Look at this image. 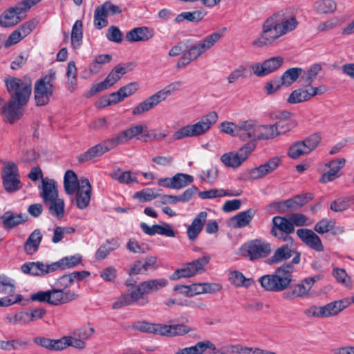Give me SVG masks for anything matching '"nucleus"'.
<instances>
[{"label": "nucleus", "mask_w": 354, "mask_h": 354, "mask_svg": "<svg viewBox=\"0 0 354 354\" xmlns=\"http://www.w3.org/2000/svg\"><path fill=\"white\" fill-rule=\"evenodd\" d=\"M4 82L10 97L3 107V113L6 121L13 124L23 116V107L29 100L32 84L30 80L26 82L12 76L6 77Z\"/></svg>", "instance_id": "f257e3e1"}, {"label": "nucleus", "mask_w": 354, "mask_h": 354, "mask_svg": "<svg viewBox=\"0 0 354 354\" xmlns=\"http://www.w3.org/2000/svg\"><path fill=\"white\" fill-rule=\"evenodd\" d=\"M297 25L295 17L286 15L283 11L276 12L264 21L261 35L254 44L259 47L270 45L280 37L294 30Z\"/></svg>", "instance_id": "f03ea898"}, {"label": "nucleus", "mask_w": 354, "mask_h": 354, "mask_svg": "<svg viewBox=\"0 0 354 354\" xmlns=\"http://www.w3.org/2000/svg\"><path fill=\"white\" fill-rule=\"evenodd\" d=\"M294 266L284 263L272 274H265L259 279L261 287L266 291L279 292L286 290L292 281Z\"/></svg>", "instance_id": "7ed1b4c3"}, {"label": "nucleus", "mask_w": 354, "mask_h": 354, "mask_svg": "<svg viewBox=\"0 0 354 354\" xmlns=\"http://www.w3.org/2000/svg\"><path fill=\"white\" fill-rule=\"evenodd\" d=\"M217 120V113L215 111H211L203 116L196 123L186 125L176 131L173 138L174 140H181L187 137L202 136L207 133Z\"/></svg>", "instance_id": "20e7f679"}, {"label": "nucleus", "mask_w": 354, "mask_h": 354, "mask_svg": "<svg viewBox=\"0 0 354 354\" xmlns=\"http://www.w3.org/2000/svg\"><path fill=\"white\" fill-rule=\"evenodd\" d=\"M56 71L50 69L46 75L36 81L34 99L37 106L48 104L55 91Z\"/></svg>", "instance_id": "39448f33"}, {"label": "nucleus", "mask_w": 354, "mask_h": 354, "mask_svg": "<svg viewBox=\"0 0 354 354\" xmlns=\"http://www.w3.org/2000/svg\"><path fill=\"white\" fill-rule=\"evenodd\" d=\"M182 84L183 83L180 81H176L171 83L163 89L158 91L138 104L133 109L132 114L133 115H139L151 110L162 101L165 100L168 96L171 95L172 93L178 91Z\"/></svg>", "instance_id": "423d86ee"}, {"label": "nucleus", "mask_w": 354, "mask_h": 354, "mask_svg": "<svg viewBox=\"0 0 354 354\" xmlns=\"http://www.w3.org/2000/svg\"><path fill=\"white\" fill-rule=\"evenodd\" d=\"M240 252L242 256L255 261L268 257L271 252V245L266 241L256 239L244 243Z\"/></svg>", "instance_id": "0eeeda50"}, {"label": "nucleus", "mask_w": 354, "mask_h": 354, "mask_svg": "<svg viewBox=\"0 0 354 354\" xmlns=\"http://www.w3.org/2000/svg\"><path fill=\"white\" fill-rule=\"evenodd\" d=\"M169 281L165 278L152 279L141 282L133 288L140 299V306H143L149 303V299L145 295H149L153 292L159 291L165 288Z\"/></svg>", "instance_id": "6e6552de"}, {"label": "nucleus", "mask_w": 354, "mask_h": 354, "mask_svg": "<svg viewBox=\"0 0 354 354\" xmlns=\"http://www.w3.org/2000/svg\"><path fill=\"white\" fill-rule=\"evenodd\" d=\"M256 144L248 142L236 152L225 153L221 157V162L227 167L237 168L248 158L254 150Z\"/></svg>", "instance_id": "1a4fd4ad"}, {"label": "nucleus", "mask_w": 354, "mask_h": 354, "mask_svg": "<svg viewBox=\"0 0 354 354\" xmlns=\"http://www.w3.org/2000/svg\"><path fill=\"white\" fill-rule=\"evenodd\" d=\"M210 261L209 255H205L196 260L189 262L183 268L176 269L169 277L172 281L178 280L180 278H189L196 275L198 272L204 270Z\"/></svg>", "instance_id": "9d476101"}, {"label": "nucleus", "mask_w": 354, "mask_h": 354, "mask_svg": "<svg viewBox=\"0 0 354 354\" xmlns=\"http://www.w3.org/2000/svg\"><path fill=\"white\" fill-rule=\"evenodd\" d=\"M2 183L5 190L13 193L22 187L17 165L12 162H8L3 167L1 175Z\"/></svg>", "instance_id": "9b49d317"}, {"label": "nucleus", "mask_w": 354, "mask_h": 354, "mask_svg": "<svg viewBox=\"0 0 354 354\" xmlns=\"http://www.w3.org/2000/svg\"><path fill=\"white\" fill-rule=\"evenodd\" d=\"M122 9L120 6L113 4L111 1H105L101 6L96 7L94 13V26L97 29L106 27L109 21V16L120 14Z\"/></svg>", "instance_id": "f8f14e48"}, {"label": "nucleus", "mask_w": 354, "mask_h": 354, "mask_svg": "<svg viewBox=\"0 0 354 354\" xmlns=\"http://www.w3.org/2000/svg\"><path fill=\"white\" fill-rule=\"evenodd\" d=\"M272 224L270 230L272 236L285 241H290L291 244L293 243V239L289 234L295 232V227L292 226L289 217L276 216L272 218Z\"/></svg>", "instance_id": "ddd939ff"}, {"label": "nucleus", "mask_w": 354, "mask_h": 354, "mask_svg": "<svg viewBox=\"0 0 354 354\" xmlns=\"http://www.w3.org/2000/svg\"><path fill=\"white\" fill-rule=\"evenodd\" d=\"M28 10L25 5L21 4V1L8 8L0 15V26L10 28L16 26L23 20L21 15Z\"/></svg>", "instance_id": "4468645a"}, {"label": "nucleus", "mask_w": 354, "mask_h": 354, "mask_svg": "<svg viewBox=\"0 0 354 354\" xmlns=\"http://www.w3.org/2000/svg\"><path fill=\"white\" fill-rule=\"evenodd\" d=\"M283 59L280 56L272 57L262 63L252 64L250 68L257 77H264L277 70L283 64Z\"/></svg>", "instance_id": "2eb2a0df"}, {"label": "nucleus", "mask_w": 354, "mask_h": 354, "mask_svg": "<svg viewBox=\"0 0 354 354\" xmlns=\"http://www.w3.org/2000/svg\"><path fill=\"white\" fill-rule=\"evenodd\" d=\"M115 147H116L112 138H108L80 154L77 158L78 161L80 162H87L95 157L101 156Z\"/></svg>", "instance_id": "dca6fc26"}, {"label": "nucleus", "mask_w": 354, "mask_h": 354, "mask_svg": "<svg viewBox=\"0 0 354 354\" xmlns=\"http://www.w3.org/2000/svg\"><path fill=\"white\" fill-rule=\"evenodd\" d=\"M257 122L253 120H242L237 123L236 137L242 141L256 144Z\"/></svg>", "instance_id": "f3484780"}, {"label": "nucleus", "mask_w": 354, "mask_h": 354, "mask_svg": "<svg viewBox=\"0 0 354 354\" xmlns=\"http://www.w3.org/2000/svg\"><path fill=\"white\" fill-rule=\"evenodd\" d=\"M147 129L146 124H137L115 134L111 138L115 147L127 143Z\"/></svg>", "instance_id": "a211bd4d"}, {"label": "nucleus", "mask_w": 354, "mask_h": 354, "mask_svg": "<svg viewBox=\"0 0 354 354\" xmlns=\"http://www.w3.org/2000/svg\"><path fill=\"white\" fill-rule=\"evenodd\" d=\"M297 234L310 248L317 252L324 251V246L320 238L313 230L307 228L298 229Z\"/></svg>", "instance_id": "6ab92c4d"}, {"label": "nucleus", "mask_w": 354, "mask_h": 354, "mask_svg": "<svg viewBox=\"0 0 354 354\" xmlns=\"http://www.w3.org/2000/svg\"><path fill=\"white\" fill-rule=\"evenodd\" d=\"M92 187L87 178H81L76 192V205L80 209H85L90 203Z\"/></svg>", "instance_id": "aec40b11"}, {"label": "nucleus", "mask_w": 354, "mask_h": 354, "mask_svg": "<svg viewBox=\"0 0 354 354\" xmlns=\"http://www.w3.org/2000/svg\"><path fill=\"white\" fill-rule=\"evenodd\" d=\"M207 349L216 354L219 351L216 346L209 340L198 342L195 345L179 349L175 354H203Z\"/></svg>", "instance_id": "412c9836"}, {"label": "nucleus", "mask_w": 354, "mask_h": 354, "mask_svg": "<svg viewBox=\"0 0 354 354\" xmlns=\"http://www.w3.org/2000/svg\"><path fill=\"white\" fill-rule=\"evenodd\" d=\"M207 213L206 212H201L194 218L191 225L187 229V234L190 241L195 240L203 229L206 223Z\"/></svg>", "instance_id": "4be33fe9"}, {"label": "nucleus", "mask_w": 354, "mask_h": 354, "mask_svg": "<svg viewBox=\"0 0 354 354\" xmlns=\"http://www.w3.org/2000/svg\"><path fill=\"white\" fill-rule=\"evenodd\" d=\"M140 228L147 235L153 236L156 234L166 236L167 237H175L176 233L172 229L171 225L164 223L162 225L155 224L151 227L145 223H140Z\"/></svg>", "instance_id": "5701e85b"}, {"label": "nucleus", "mask_w": 354, "mask_h": 354, "mask_svg": "<svg viewBox=\"0 0 354 354\" xmlns=\"http://www.w3.org/2000/svg\"><path fill=\"white\" fill-rule=\"evenodd\" d=\"M153 37V31L152 29L142 26L134 28L127 32L125 38L129 42L145 41Z\"/></svg>", "instance_id": "b1692460"}, {"label": "nucleus", "mask_w": 354, "mask_h": 354, "mask_svg": "<svg viewBox=\"0 0 354 354\" xmlns=\"http://www.w3.org/2000/svg\"><path fill=\"white\" fill-rule=\"evenodd\" d=\"M346 160L339 158L332 160L326 165L330 168L329 171L324 173L319 179V182L326 183L337 178L339 175L338 172L344 166Z\"/></svg>", "instance_id": "393cba45"}, {"label": "nucleus", "mask_w": 354, "mask_h": 354, "mask_svg": "<svg viewBox=\"0 0 354 354\" xmlns=\"http://www.w3.org/2000/svg\"><path fill=\"white\" fill-rule=\"evenodd\" d=\"M255 214L256 210L252 208L239 212L230 218V225L235 228L245 227L250 223Z\"/></svg>", "instance_id": "a878e982"}, {"label": "nucleus", "mask_w": 354, "mask_h": 354, "mask_svg": "<svg viewBox=\"0 0 354 354\" xmlns=\"http://www.w3.org/2000/svg\"><path fill=\"white\" fill-rule=\"evenodd\" d=\"M281 160L278 157L270 158L266 163L251 170V176L253 178H260L272 172L279 165Z\"/></svg>", "instance_id": "bb28decb"}, {"label": "nucleus", "mask_w": 354, "mask_h": 354, "mask_svg": "<svg viewBox=\"0 0 354 354\" xmlns=\"http://www.w3.org/2000/svg\"><path fill=\"white\" fill-rule=\"evenodd\" d=\"M42 187L40 192V196L45 204L49 201H54L58 198V190L57 183L54 180H45L42 179Z\"/></svg>", "instance_id": "cd10ccee"}, {"label": "nucleus", "mask_w": 354, "mask_h": 354, "mask_svg": "<svg viewBox=\"0 0 354 354\" xmlns=\"http://www.w3.org/2000/svg\"><path fill=\"white\" fill-rule=\"evenodd\" d=\"M136 303L140 306V299L133 288L131 287L122 294L113 304L112 308L113 309H119L124 306L131 305Z\"/></svg>", "instance_id": "c85d7f7f"}, {"label": "nucleus", "mask_w": 354, "mask_h": 354, "mask_svg": "<svg viewBox=\"0 0 354 354\" xmlns=\"http://www.w3.org/2000/svg\"><path fill=\"white\" fill-rule=\"evenodd\" d=\"M292 245L293 243L291 244L290 241H288L287 243L278 248L269 259V263L276 264L290 259L294 252V250L292 249Z\"/></svg>", "instance_id": "c756f323"}, {"label": "nucleus", "mask_w": 354, "mask_h": 354, "mask_svg": "<svg viewBox=\"0 0 354 354\" xmlns=\"http://www.w3.org/2000/svg\"><path fill=\"white\" fill-rule=\"evenodd\" d=\"M0 218L3 221V227L5 229H12L19 224L25 223L28 219V216L22 213L15 215L12 212L8 211Z\"/></svg>", "instance_id": "7c9ffc66"}, {"label": "nucleus", "mask_w": 354, "mask_h": 354, "mask_svg": "<svg viewBox=\"0 0 354 354\" xmlns=\"http://www.w3.org/2000/svg\"><path fill=\"white\" fill-rule=\"evenodd\" d=\"M350 305L348 299H342L332 301L322 306L324 317L335 316Z\"/></svg>", "instance_id": "2f4dec72"}, {"label": "nucleus", "mask_w": 354, "mask_h": 354, "mask_svg": "<svg viewBox=\"0 0 354 354\" xmlns=\"http://www.w3.org/2000/svg\"><path fill=\"white\" fill-rule=\"evenodd\" d=\"M135 66L136 64L133 62H129L124 65L118 64L112 69L105 80L112 86L127 73V70L131 71Z\"/></svg>", "instance_id": "473e14b6"}, {"label": "nucleus", "mask_w": 354, "mask_h": 354, "mask_svg": "<svg viewBox=\"0 0 354 354\" xmlns=\"http://www.w3.org/2000/svg\"><path fill=\"white\" fill-rule=\"evenodd\" d=\"M42 237L43 236L39 229L35 230L29 235L24 243V250L27 254H33L38 250Z\"/></svg>", "instance_id": "72a5a7b5"}, {"label": "nucleus", "mask_w": 354, "mask_h": 354, "mask_svg": "<svg viewBox=\"0 0 354 354\" xmlns=\"http://www.w3.org/2000/svg\"><path fill=\"white\" fill-rule=\"evenodd\" d=\"M80 185V180L73 170H67L64 178V187L66 193L73 195Z\"/></svg>", "instance_id": "f704fd0d"}, {"label": "nucleus", "mask_w": 354, "mask_h": 354, "mask_svg": "<svg viewBox=\"0 0 354 354\" xmlns=\"http://www.w3.org/2000/svg\"><path fill=\"white\" fill-rule=\"evenodd\" d=\"M162 335L174 337L187 334L192 329L185 324H162Z\"/></svg>", "instance_id": "c9c22d12"}, {"label": "nucleus", "mask_w": 354, "mask_h": 354, "mask_svg": "<svg viewBox=\"0 0 354 354\" xmlns=\"http://www.w3.org/2000/svg\"><path fill=\"white\" fill-rule=\"evenodd\" d=\"M304 69L300 67L290 68L279 78L283 86H290L299 77H301Z\"/></svg>", "instance_id": "e433bc0d"}, {"label": "nucleus", "mask_w": 354, "mask_h": 354, "mask_svg": "<svg viewBox=\"0 0 354 354\" xmlns=\"http://www.w3.org/2000/svg\"><path fill=\"white\" fill-rule=\"evenodd\" d=\"M74 334L77 337L67 336L69 346H72L80 350L85 348L86 346L85 340L89 337L90 335L87 334L86 331L84 329H80Z\"/></svg>", "instance_id": "4c0bfd02"}, {"label": "nucleus", "mask_w": 354, "mask_h": 354, "mask_svg": "<svg viewBox=\"0 0 354 354\" xmlns=\"http://www.w3.org/2000/svg\"><path fill=\"white\" fill-rule=\"evenodd\" d=\"M277 127L272 125H259L257 124V140L273 139L278 135Z\"/></svg>", "instance_id": "58836bf2"}, {"label": "nucleus", "mask_w": 354, "mask_h": 354, "mask_svg": "<svg viewBox=\"0 0 354 354\" xmlns=\"http://www.w3.org/2000/svg\"><path fill=\"white\" fill-rule=\"evenodd\" d=\"M310 287L305 283L304 279L301 283L294 286L290 291H287L283 294V298L286 299H292L296 297H301L308 294Z\"/></svg>", "instance_id": "ea45409f"}, {"label": "nucleus", "mask_w": 354, "mask_h": 354, "mask_svg": "<svg viewBox=\"0 0 354 354\" xmlns=\"http://www.w3.org/2000/svg\"><path fill=\"white\" fill-rule=\"evenodd\" d=\"M83 24L81 20H77L71 30V45L74 48H78L82 44Z\"/></svg>", "instance_id": "a19ab883"}, {"label": "nucleus", "mask_w": 354, "mask_h": 354, "mask_svg": "<svg viewBox=\"0 0 354 354\" xmlns=\"http://www.w3.org/2000/svg\"><path fill=\"white\" fill-rule=\"evenodd\" d=\"M119 247V243L112 239L111 241L107 240L105 243L102 244L96 251L95 257L97 260H102L105 259L107 255L113 250Z\"/></svg>", "instance_id": "79ce46f5"}, {"label": "nucleus", "mask_w": 354, "mask_h": 354, "mask_svg": "<svg viewBox=\"0 0 354 354\" xmlns=\"http://www.w3.org/2000/svg\"><path fill=\"white\" fill-rule=\"evenodd\" d=\"M205 13L201 10H196L194 12H183L178 15L174 21L180 23L184 20L189 22L198 23L201 21L205 17Z\"/></svg>", "instance_id": "37998d69"}, {"label": "nucleus", "mask_w": 354, "mask_h": 354, "mask_svg": "<svg viewBox=\"0 0 354 354\" xmlns=\"http://www.w3.org/2000/svg\"><path fill=\"white\" fill-rule=\"evenodd\" d=\"M48 204H49L48 212L51 215L59 219L64 216L65 204L63 199L57 198L54 201H49Z\"/></svg>", "instance_id": "c03bdc74"}, {"label": "nucleus", "mask_w": 354, "mask_h": 354, "mask_svg": "<svg viewBox=\"0 0 354 354\" xmlns=\"http://www.w3.org/2000/svg\"><path fill=\"white\" fill-rule=\"evenodd\" d=\"M322 69V66L320 63H315L311 65L307 71L304 70L301 80L306 83L308 86H310Z\"/></svg>", "instance_id": "a18cd8bd"}, {"label": "nucleus", "mask_w": 354, "mask_h": 354, "mask_svg": "<svg viewBox=\"0 0 354 354\" xmlns=\"http://www.w3.org/2000/svg\"><path fill=\"white\" fill-rule=\"evenodd\" d=\"M336 8V3L333 0H318L314 3V9L320 14L334 12Z\"/></svg>", "instance_id": "49530a36"}, {"label": "nucleus", "mask_w": 354, "mask_h": 354, "mask_svg": "<svg viewBox=\"0 0 354 354\" xmlns=\"http://www.w3.org/2000/svg\"><path fill=\"white\" fill-rule=\"evenodd\" d=\"M230 281L232 284L237 286L249 287L252 283L253 280L251 278H245V276L239 271L234 270L230 274Z\"/></svg>", "instance_id": "de8ad7c7"}, {"label": "nucleus", "mask_w": 354, "mask_h": 354, "mask_svg": "<svg viewBox=\"0 0 354 354\" xmlns=\"http://www.w3.org/2000/svg\"><path fill=\"white\" fill-rule=\"evenodd\" d=\"M225 29V28H223L222 30L214 32L211 35L206 36L203 40L200 41L205 51L213 47L215 44L222 38Z\"/></svg>", "instance_id": "09e8293b"}, {"label": "nucleus", "mask_w": 354, "mask_h": 354, "mask_svg": "<svg viewBox=\"0 0 354 354\" xmlns=\"http://www.w3.org/2000/svg\"><path fill=\"white\" fill-rule=\"evenodd\" d=\"M135 327L136 329L143 333H149L162 335V324H152L147 322H139Z\"/></svg>", "instance_id": "8fccbe9b"}, {"label": "nucleus", "mask_w": 354, "mask_h": 354, "mask_svg": "<svg viewBox=\"0 0 354 354\" xmlns=\"http://www.w3.org/2000/svg\"><path fill=\"white\" fill-rule=\"evenodd\" d=\"M239 193L232 194L228 190L223 189H212L207 191L200 192L198 196L203 199L215 198L226 196H239Z\"/></svg>", "instance_id": "3c124183"}, {"label": "nucleus", "mask_w": 354, "mask_h": 354, "mask_svg": "<svg viewBox=\"0 0 354 354\" xmlns=\"http://www.w3.org/2000/svg\"><path fill=\"white\" fill-rule=\"evenodd\" d=\"M175 189H180L190 185L194 181V177L191 175L178 173L172 177Z\"/></svg>", "instance_id": "603ef678"}, {"label": "nucleus", "mask_w": 354, "mask_h": 354, "mask_svg": "<svg viewBox=\"0 0 354 354\" xmlns=\"http://www.w3.org/2000/svg\"><path fill=\"white\" fill-rule=\"evenodd\" d=\"M82 261V256L80 254H75L70 257H66L61 259L59 261L55 262L57 265V270L59 268L66 269L71 268L80 264Z\"/></svg>", "instance_id": "864d4df0"}, {"label": "nucleus", "mask_w": 354, "mask_h": 354, "mask_svg": "<svg viewBox=\"0 0 354 354\" xmlns=\"http://www.w3.org/2000/svg\"><path fill=\"white\" fill-rule=\"evenodd\" d=\"M310 99V92L301 88L294 90L289 95L287 102L290 104H297Z\"/></svg>", "instance_id": "5fc2aeb1"}, {"label": "nucleus", "mask_w": 354, "mask_h": 354, "mask_svg": "<svg viewBox=\"0 0 354 354\" xmlns=\"http://www.w3.org/2000/svg\"><path fill=\"white\" fill-rule=\"evenodd\" d=\"M308 154L301 141L293 143L288 149V155L292 159H297L301 156Z\"/></svg>", "instance_id": "6e6d98bb"}, {"label": "nucleus", "mask_w": 354, "mask_h": 354, "mask_svg": "<svg viewBox=\"0 0 354 354\" xmlns=\"http://www.w3.org/2000/svg\"><path fill=\"white\" fill-rule=\"evenodd\" d=\"M127 248L133 253H146L149 251V246L145 243H140L135 239H130L127 243Z\"/></svg>", "instance_id": "4d7b16f0"}, {"label": "nucleus", "mask_w": 354, "mask_h": 354, "mask_svg": "<svg viewBox=\"0 0 354 354\" xmlns=\"http://www.w3.org/2000/svg\"><path fill=\"white\" fill-rule=\"evenodd\" d=\"M321 140V135L319 133H315L306 138L304 140H301V142H304V145L306 149L307 152L310 153L317 148L320 143Z\"/></svg>", "instance_id": "13d9d810"}, {"label": "nucleus", "mask_w": 354, "mask_h": 354, "mask_svg": "<svg viewBox=\"0 0 354 354\" xmlns=\"http://www.w3.org/2000/svg\"><path fill=\"white\" fill-rule=\"evenodd\" d=\"M15 291V286L12 280L5 274L0 275V293L12 295Z\"/></svg>", "instance_id": "bf43d9fd"}, {"label": "nucleus", "mask_w": 354, "mask_h": 354, "mask_svg": "<svg viewBox=\"0 0 354 354\" xmlns=\"http://www.w3.org/2000/svg\"><path fill=\"white\" fill-rule=\"evenodd\" d=\"M335 222L333 220L323 218L315 225V231L319 234H324L335 227Z\"/></svg>", "instance_id": "052dcab7"}, {"label": "nucleus", "mask_w": 354, "mask_h": 354, "mask_svg": "<svg viewBox=\"0 0 354 354\" xmlns=\"http://www.w3.org/2000/svg\"><path fill=\"white\" fill-rule=\"evenodd\" d=\"M274 124L278 131V135L283 134L287 131H289L292 129L295 128L297 125L295 121L292 119L279 120Z\"/></svg>", "instance_id": "680f3d73"}, {"label": "nucleus", "mask_w": 354, "mask_h": 354, "mask_svg": "<svg viewBox=\"0 0 354 354\" xmlns=\"http://www.w3.org/2000/svg\"><path fill=\"white\" fill-rule=\"evenodd\" d=\"M106 36L109 41L117 44L121 43L123 38L122 32L115 26H111L107 29Z\"/></svg>", "instance_id": "e2e57ef3"}, {"label": "nucleus", "mask_w": 354, "mask_h": 354, "mask_svg": "<svg viewBox=\"0 0 354 354\" xmlns=\"http://www.w3.org/2000/svg\"><path fill=\"white\" fill-rule=\"evenodd\" d=\"M349 198H339L331 203L330 209L334 212H342L349 208Z\"/></svg>", "instance_id": "0e129e2a"}, {"label": "nucleus", "mask_w": 354, "mask_h": 354, "mask_svg": "<svg viewBox=\"0 0 354 354\" xmlns=\"http://www.w3.org/2000/svg\"><path fill=\"white\" fill-rule=\"evenodd\" d=\"M27 344V342H24L19 339H15L10 341L0 340V348L3 350H16L18 349L19 347L25 346Z\"/></svg>", "instance_id": "69168bd1"}, {"label": "nucleus", "mask_w": 354, "mask_h": 354, "mask_svg": "<svg viewBox=\"0 0 354 354\" xmlns=\"http://www.w3.org/2000/svg\"><path fill=\"white\" fill-rule=\"evenodd\" d=\"M111 86V84L104 80L100 83L93 85L91 89L85 93L84 96L87 98H89L99 92L108 89Z\"/></svg>", "instance_id": "338daca9"}, {"label": "nucleus", "mask_w": 354, "mask_h": 354, "mask_svg": "<svg viewBox=\"0 0 354 354\" xmlns=\"http://www.w3.org/2000/svg\"><path fill=\"white\" fill-rule=\"evenodd\" d=\"M142 259V268L145 272V274L149 272V270H156L158 266L157 265V257L156 256H147Z\"/></svg>", "instance_id": "774afa93"}]
</instances>
